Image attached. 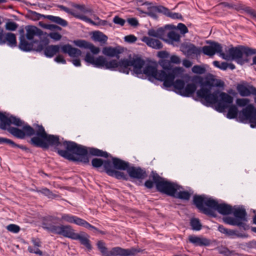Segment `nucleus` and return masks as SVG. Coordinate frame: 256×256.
Instances as JSON below:
<instances>
[{
  "label": "nucleus",
  "instance_id": "1",
  "mask_svg": "<svg viewBox=\"0 0 256 256\" xmlns=\"http://www.w3.org/2000/svg\"><path fill=\"white\" fill-rule=\"evenodd\" d=\"M30 143L35 146L42 148L54 146L60 156L68 160L80 162L86 164L89 162L88 152L92 156L104 158L109 157L110 155L106 152L97 148H87L74 142L64 140L62 142L58 136L46 134L44 128L40 125H37L36 136L30 139Z\"/></svg>",
  "mask_w": 256,
  "mask_h": 256
},
{
  "label": "nucleus",
  "instance_id": "2",
  "mask_svg": "<svg viewBox=\"0 0 256 256\" xmlns=\"http://www.w3.org/2000/svg\"><path fill=\"white\" fill-rule=\"evenodd\" d=\"M74 44L80 48L90 50L92 53L87 52L84 58V60L88 65L92 64L94 68H104L111 70H118L126 74H128L130 71L132 74L143 78L144 60L139 55H130L128 58L122 59L119 61L116 60L108 61L106 58L102 56L94 58V54H98L100 49L92 43L80 40H74Z\"/></svg>",
  "mask_w": 256,
  "mask_h": 256
},
{
  "label": "nucleus",
  "instance_id": "3",
  "mask_svg": "<svg viewBox=\"0 0 256 256\" xmlns=\"http://www.w3.org/2000/svg\"><path fill=\"white\" fill-rule=\"evenodd\" d=\"M60 215L61 216L60 218L51 215L44 217L42 222V228L54 234L62 235L64 237L74 240H78L84 246L90 250L92 249V246L87 234H80L75 232V230L71 226L68 224L56 225L55 222L59 221L74 224L91 230L94 233H100L102 234H105L104 231L99 230L84 220L77 216L64 213H60Z\"/></svg>",
  "mask_w": 256,
  "mask_h": 256
},
{
  "label": "nucleus",
  "instance_id": "4",
  "mask_svg": "<svg viewBox=\"0 0 256 256\" xmlns=\"http://www.w3.org/2000/svg\"><path fill=\"white\" fill-rule=\"evenodd\" d=\"M192 80L200 84V88L196 91V96L206 106L215 104L216 110L222 112L232 104V96L226 92H220L218 90H214L216 87L224 86V83L222 80L214 78L204 80L200 76L194 77Z\"/></svg>",
  "mask_w": 256,
  "mask_h": 256
},
{
  "label": "nucleus",
  "instance_id": "5",
  "mask_svg": "<svg viewBox=\"0 0 256 256\" xmlns=\"http://www.w3.org/2000/svg\"><path fill=\"white\" fill-rule=\"evenodd\" d=\"M194 204L203 214L216 217L214 210H217L222 215L232 214L233 208L227 204H218V202L206 195H194L193 198Z\"/></svg>",
  "mask_w": 256,
  "mask_h": 256
},
{
  "label": "nucleus",
  "instance_id": "6",
  "mask_svg": "<svg viewBox=\"0 0 256 256\" xmlns=\"http://www.w3.org/2000/svg\"><path fill=\"white\" fill-rule=\"evenodd\" d=\"M49 41L47 38H44L38 42V46L36 48V52H44V56L49 58L53 57L60 52L61 49L62 52L68 54L71 58H78L82 54V51L72 47L70 44L59 45H48Z\"/></svg>",
  "mask_w": 256,
  "mask_h": 256
},
{
  "label": "nucleus",
  "instance_id": "7",
  "mask_svg": "<svg viewBox=\"0 0 256 256\" xmlns=\"http://www.w3.org/2000/svg\"><path fill=\"white\" fill-rule=\"evenodd\" d=\"M159 64L162 70H158L156 67L150 66L145 67V75L148 76L150 80L154 79L162 82L167 78L170 74L172 75L176 72H182L180 68H173L168 60L162 59L160 60Z\"/></svg>",
  "mask_w": 256,
  "mask_h": 256
},
{
  "label": "nucleus",
  "instance_id": "8",
  "mask_svg": "<svg viewBox=\"0 0 256 256\" xmlns=\"http://www.w3.org/2000/svg\"><path fill=\"white\" fill-rule=\"evenodd\" d=\"M150 177L153 178L155 186L158 192L168 196H174V194L180 188V186L160 176L156 172H152Z\"/></svg>",
  "mask_w": 256,
  "mask_h": 256
},
{
  "label": "nucleus",
  "instance_id": "9",
  "mask_svg": "<svg viewBox=\"0 0 256 256\" xmlns=\"http://www.w3.org/2000/svg\"><path fill=\"white\" fill-rule=\"evenodd\" d=\"M255 54H256V49L243 46H238L230 48L228 54H226V56L228 58L227 60L230 59L234 60L238 64L242 65L248 62V60L246 58L244 57V54L248 57Z\"/></svg>",
  "mask_w": 256,
  "mask_h": 256
},
{
  "label": "nucleus",
  "instance_id": "10",
  "mask_svg": "<svg viewBox=\"0 0 256 256\" xmlns=\"http://www.w3.org/2000/svg\"><path fill=\"white\" fill-rule=\"evenodd\" d=\"M232 214L234 217L226 216L223 218V220L226 224L238 226L240 230H244L249 229L250 226L246 223L248 222L247 213L244 208H233Z\"/></svg>",
  "mask_w": 256,
  "mask_h": 256
},
{
  "label": "nucleus",
  "instance_id": "11",
  "mask_svg": "<svg viewBox=\"0 0 256 256\" xmlns=\"http://www.w3.org/2000/svg\"><path fill=\"white\" fill-rule=\"evenodd\" d=\"M96 245L103 256H130L140 251V249L136 248L124 249L120 247H114L108 251L105 243L102 240L98 241Z\"/></svg>",
  "mask_w": 256,
  "mask_h": 256
},
{
  "label": "nucleus",
  "instance_id": "12",
  "mask_svg": "<svg viewBox=\"0 0 256 256\" xmlns=\"http://www.w3.org/2000/svg\"><path fill=\"white\" fill-rule=\"evenodd\" d=\"M238 119L242 122L248 120L252 128L256 127V108L252 104H248L238 112Z\"/></svg>",
  "mask_w": 256,
  "mask_h": 256
},
{
  "label": "nucleus",
  "instance_id": "13",
  "mask_svg": "<svg viewBox=\"0 0 256 256\" xmlns=\"http://www.w3.org/2000/svg\"><path fill=\"white\" fill-rule=\"evenodd\" d=\"M182 73V72H176L172 75L170 74L167 78L162 81L164 86L166 88H169L173 86L175 89V92L180 94V92L182 91L186 84L185 82L183 80L181 79H178L174 81V79L178 77Z\"/></svg>",
  "mask_w": 256,
  "mask_h": 256
},
{
  "label": "nucleus",
  "instance_id": "14",
  "mask_svg": "<svg viewBox=\"0 0 256 256\" xmlns=\"http://www.w3.org/2000/svg\"><path fill=\"white\" fill-rule=\"evenodd\" d=\"M0 128L2 130H7L9 132V129L12 128L10 126L12 124L17 126H22L25 122L20 118L13 116H6L0 112Z\"/></svg>",
  "mask_w": 256,
  "mask_h": 256
},
{
  "label": "nucleus",
  "instance_id": "15",
  "mask_svg": "<svg viewBox=\"0 0 256 256\" xmlns=\"http://www.w3.org/2000/svg\"><path fill=\"white\" fill-rule=\"evenodd\" d=\"M37 125H36V130L37 128ZM9 132L12 135L14 136L20 138L24 139L25 136H30L36 134V130L32 128L31 126L27 124H24L22 126V130L19 129L17 128H12L9 130Z\"/></svg>",
  "mask_w": 256,
  "mask_h": 256
},
{
  "label": "nucleus",
  "instance_id": "16",
  "mask_svg": "<svg viewBox=\"0 0 256 256\" xmlns=\"http://www.w3.org/2000/svg\"><path fill=\"white\" fill-rule=\"evenodd\" d=\"M202 52L204 54L210 56H214L216 53L220 54V56L224 59H227L226 54L222 52V46L220 44L216 42H212L210 46H206L202 47Z\"/></svg>",
  "mask_w": 256,
  "mask_h": 256
},
{
  "label": "nucleus",
  "instance_id": "17",
  "mask_svg": "<svg viewBox=\"0 0 256 256\" xmlns=\"http://www.w3.org/2000/svg\"><path fill=\"white\" fill-rule=\"evenodd\" d=\"M26 34L25 38L29 40H42L43 32L39 28L34 26H28L26 27Z\"/></svg>",
  "mask_w": 256,
  "mask_h": 256
},
{
  "label": "nucleus",
  "instance_id": "18",
  "mask_svg": "<svg viewBox=\"0 0 256 256\" xmlns=\"http://www.w3.org/2000/svg\"><path fill=\"white\" fill-rule=\"evenodd\" d=\"M6 44L11 48L17 45L16 35L12 32H6L4 29L0 30V45Z\"/></svg>",
  "mask_w": 256,
  "mask_h": 256
},
{
  "label": "nucleus",
  "instance_id": "19",
  "mask_svg": "<svg viewBox=\"0 0 256 256\" xmlns=\"http://www.w3.org/2000/svg\"><path fill=\"white\" fill-rule=\"evenodd\" d=\"M38 40H33L29 42L26 40L24 34H20V36L19 48L24 52H30L32 50L36 51V48L38 46Z\"/></svg>",
  "mask_w": 256,
  "mask_h": 256
},
{
  "label": "nucleus",
  "instance_id": "20",
  "mask_svg": "<svg viewBox=\"0 0 256 256\" xmlns=\"http://www.w3.org/2000/svg\"><path fill=\"white\" fill-rule=\"evenodd\" d=\"M181 50L188 56L192 55H200L202 50L200 48H198L194 44L190 42L182 44L180 46Z\"/></svg>",
  "mask_w": 256,
  "mask_h": 256
},
{
  "label": "nucleus",
  "instance_id": "21",
  "mask_svg": "<svg viewBox=\"0 0 256 256\" xmlns=\"http://www.w3.org/2000/svg\"><path fill=\"white\" fill-rule=\"evenodd\" d=\"M105 165V170L108 176L114 177L117 179L124 180H128V177L126 174H125L124 172H121L113 168L112 162H108Z\"/></svg>",
  "mask_w": 256,
  "mask_h": 256
},
{
  "label": "nucleus",
  "instance_id": "22",
  "mask_svg": "<svg viewBox=\"0 0 256 256\" xmlns=\"http://www.w3.org/2000/svg\"><path fill=\"white\" fill-rule=\"evenodd\" d=\"M60 8L64 11L65 12H67L68 14H70L74 16V18L80 19L82 20H83L86 22L92 25H96V23L94 22V21L92 20L90 18H88L87 16H85L84 15H82L81 14H80L78 10H70L68 8H66L64 6H60Z\"/></svg>",
  "mask_w": 256,
  "mask_h": 256
},
{
  "label": "nucleus",
  "instance_id": "23",
  "mask_svg": "<svg viewBox=\"0 0 256 256\" xmlns=\"http://www.w3.org/2000/svg\"><path fill=\"white\" fill-rule=\"evenodd\" d=\"M145 6H148L147 11L145 12L146 14L153 18H156V12L164 14V10H166L165 7L162 6H154L152 2L145 1Z\"/></svg>",
  "mask_w": 256,
  "mask_h": 256
},
{
  "label": "nucleus",
  "instance_id": "24",
  "mask_svg": "<svg viewBox=\"0 0 256 256\" xmlns=\"http://www.w3.org/2000/svg\"><path fill=\"white\" fill-rule=\"evenodd\" d=\"M240 94L242 96H248L250 94L256 96V88L252 86H246L244 84H238L236 88Z\"/></svg>",
  "mask_w": 256,
  "mask_h": 256
},
{
  "label": "nucleus",
  "instance_id": "25",
  "mask_svg": "<svg viewBox=\"0 0 256 256\" xmlns=\"http://www.w3.org/2000/svg\"><path fill=\"white\" fill-rule=\"evenodd\" d=\"M122 49L120 47L106 46L102 48V54L108 56L116 57L119 58L120 54L122 52Z\"/></svg>",
  "mask_w": 256,
  "mask_h": 256
},
{
  "label": "nucleus",
  "instance_id": "26",
  "mask_svg": "<svg viewBox=\"0 0 256 256\" xmlns=\"http://www.w3.org/2000/svg\"><path fill=\"white\" fill-rule=\"evenodd\" d=\"M128 173V174L130 177H128V179H132V180H140L142 179L143 175L142 170L139 168H136L134 166L130 167L126 170Z\"/></svg>",
  "mask_w": 256,
  "mask_h": 256
},
{
  "label": "nucleus",
  "instance_id": "27",
  "mask_svg": "<svg viewBox=\"0 0 256 256\" xmlns=\"http://www.w3.org/2000/svg\"><path fill=\"white\" fill-rule=\"evenodd\" d=\"M188 240L190 242L196 246H208L210 244V240L206 238H200L194 236H189Z\"/></svg>",
  "mask_w": 256,
  "mask_h": 256
},
{
  "label": "nucleus",
  "instance_id": "28",
  "mask_svg": "<svg viewBox=\"0 0 256 256\" xmlns=\"http://www.w3.org/2000/svg\"><path fill=\"white\" fill-rule=\"evenodd\" d=\"M38 14L40 16L44 17V18L48 20L50 22H54V23L56 24H58L62 26L66 27V26H68V22L66 20L61 18L60 16H52V15L44 16V15H42V14Z\"/></svg>",
  "mask_w": 256,
  "mask_h": 256
},
{
  "label": "nucleus",
  "instance_id": "29",
  "mask_svg": "<svg viewBox=\"0 0 256 256\" xmlns=\"http://www.w3.org/2000/svg\"><path fill=\"white\" fill-rule=\"evenodd\" d=\"M197 86L194 83H190L186 84L182 92H180V95L185 97H189L194 94L196 90Z\"/></svg>",
  "mask_w": 256,
  "mask_h": 256
},
{
  "label": "nucleus",
  "instance_id": "30",
  "mask_svg": "<svg viewBox=\"0 0 256 256\" xmlns=\"http://www.w3.org/2000/svg\"><path fill=\"white\" fill-rule=\"evenodd\" d=\"M112 164L114 168L120 170H126L130 164L116 158H112Z\"/></svg>",
  "mask_w": 256,
  "mask_h": 256
},
{
  "label": "nucleus",
  "instance_id": "31",
  "mask_svg": "<svg viewBox=\"0 0 256 256\" xmlns=\"http://www.w3.org/2000/svg\"><path fill=\"white\" fill-rule=\"evenodd\" d=\"M145 42L149 46L155 49L159 50L162 48V43L157 39L145 36Z\"/></svg>",
  "mask_w": 256,
  "mask_h": 256
},
{
  "label": "nucleus",
  "instance_id": "32",
  "mask_svg": "<svg viewBox=\"0 0 256 256\" xmlns=\"http://www.w3.org/2000/svg\"><path fill=\"white\" fill-rule=\"evenodd\" d=\"M92 38L95 42H98L101 44H104L106 42L108 38L102 32L96 31L93 32Z\"/></svg>",
  "mask_w": 256,
  "mask_h": 256
},
{
  "label": "nucleus",
  "instance_id": "33",
  "mask_svg": "<svg viewBox=\"0 0 256 256\" xmlns=\"http://www.w3.org/2000/svg\"><path fill=\"white\" fill-rule=\"evenodd\" d=\"M72 6L80 10V12L78 11V12L82 15L84 14L92 15L93 13V10L91 8H86L84 4H73Z\"/></svg>",
  "mask_w": 256,
  "mask_h": 256
},
{
  "label": "nucleus",
  "instance_id": "34",
  "mask_svg": "<svg viewBox=\"0 0 256 256\" xmlns=\"http://www.w3.org/2000/svg\"><path fill=\"white\" fill-rule=\"evenodd\" d=\"M226 116L230 119L235 118L238 116V110L236 106L230 105L229 106Z\"/></svg>",
  "mask_w": 256,
  "mask_h": 256
},
{
  "label": "nucleus",
  "instance_id": "35",
  "mask_svg": "<svg viewBox=\"0 0 256 256\" xmlns=\"http://www.w3.org/2000/svg\"><path fill=\"white\" fill-rule=\"evenodd\" d=\"M3 143H6L8 144H10L12 147V148H18L22 150H26V146H22V145H20L18 144H16L14 141L12 140L5 138H2L0 137V144H3Z\"/></svg>",
  "mask_w": 256,
  "mask_h": 256
},
{
  "label": "nucleus",
  "instance_id": "36",
  "mask_svg": "<svg viewBox=\"0 0 256 256\" xmlns=\"http://www.w3.org/2000/svg\"><path fill=\"white\" fill-rule=\"evenodd\" d=\"M226 235L232 238H234V236L240 238H246L248 236L247 234H242L241 232H238L236 230L230 229L227 230Z\"/></svg>",
  "mask_w": 256,
  "mask_h": 256
},
{
  "label": "nucleus",
  "instance_id": "37",
  "mask_svg": "<svg viewBox=\"0 0 256 256\" xmlns=\"http://www.w3.org/2000/svg\"><path fill=\"white\" fill-rule=\"evenodd\" d=\"M108 162H111L109 160H102L100 158H93L92 160V166L95 168H99L101 166H103L105 168V164Z\"/></svg>",
  "mask_w": 256,
  "mask_h": 256
},
{
  "label": "nucleus",
  "instance_id": "38",
  "mask_svg": "<svg viewBox=\"0 0 256 256\" xmlns=\"http://www.w3.org/2000/svg\"><path fill=\"white\" fill-rule=\"evenodd\" d=\"M191 194L188 191H180L174 194L173 197L182 200H188L190 198Z\"/></svg>",
  "mask_w": 256,
  "mask_h": 256
},
{
  "label": "nucleus",
  "instance_id": "39",
  "mask_svg": "<svg viewBox=\"0 0 256 256\" xmlns=\"http://www.w3.org/2000/svg\"><path fill=\"white\" fill-rule=\"evenodd\" d=\"M166 10H164V15L168 16L172 19H180L182 18V14L178 12H170L169 9L165 7Z\"/></svg>",
  "mask_w": 256,
  "mask_h": 256
},
{
  "label": "nucleus",
  "instance_id": "40",
  "mask_svg": "<svg viewBox=\"0 0 256 256\" xmlns=\"http://www.w3.org/2000/svg\"><path fill=\"white\" fill-rule=\"evenodd\" d=\"M190 226L192 229L194 230H200L202 228V224L198 219L193 218L190 222Z\"/></svg>",
  "mask_w": 256,
  "mask_h": 256
},
{
  "label": "nucleus",
  "instance_id": "41",
  "mask_svg": "<svg viewBox=\"0 0 256 256\" xmlns=\"http://www.w3.org/2000/svg\"><path fill=\"white\" fill-rule=\"evenodd\" d=\"M170 29V26L166 25L164 28H158L157 31V38H162V37L166 34V31L167 30Z\"/></svg>",
  "mask_w": 256,
  "mask_h": 256
},
{
  "label": "nucleus",
  "instance_id": "42",
  "mask_svg": "<svg viewBox=\"0 0 256 256\" xmlns=\"http://www.w3.org/2000/svg\"><path fill=\"white\" fill-rule=\"evenodd\" d=\"M168 37L172 41L178 42L180 40V36L179 34L174 31H170L167 34Z\"/></svg>",
  "mask_w": 256,
  "mask_h": 256
},
{
  "label": "nucleus",
  "instance_id": "43",
  "mask_svg": "<svg viewBox=\"0 0 256 256\" xmlns=\"http://www.w3.org/2000/svg\"><path fill=\"white\" fill-rule=\"evenodd\" d=\"M192 72L196 74H202L206 72V68L199 65H195L192 68Z\"/></svg>",
  "mask_w": 256,
  "mask_h": 256
},
{
  "label": "nucleus",
  "instance_id": "44",
  "mask_svg": "<svg viewBox=\"0 0 256 256\" xmlns=\"http://www.w3.org/2000/svg\"><path fill=\"white\" fill-rule=\"evenodd\" d=\"M217 250L220 254L224 256H230L233 252L232 251H230L229 249L224 246L218 247Z\"/></svg>",
  "mask_w": 256,
  "mask_h": 256
},
{
  "label": "nucleus",
  "instance_id": "45",
  "mask_svg": "<svg viewBox=\"0 0 256 256\" xmlns=\"http://www.w3.org/2000/svg\"><path fill=\"white\" fill-rule=\"evenodd\" d=\"M6 230L12 233L17 234L20 230V227L15 224H10L6 227Z\"/></svg>",
  "mask_w": 256,
  "mask_h": 256
},
{
  "label": "nucleus",
  "instance_id": "46",
  "mask_svg": "<svg viewBox=\"0 0 256 256\" xmlns=\"http://www.w3.org/2000/svg\"><path fill=\"white\" fill-rule=\"evenodd\" d=\"M213 64L216 68L222 70H226L228 68V63L226 62H222L221 64L218 61H214Z\"/></svg>",
  "mask_w": 256,
  "mask_h": 256
},
{
  "label": "nucleus",
  "instance_id": "47",
  "mask_svg": "<svg viewBox=\"0 0 256 256\" xmlns=\"http://www.w3.org/2000/svg\"><path fill=\"white\" fill-rule=\"evenodd\" d=\"M18 24L14 22H9L6 24V28L9 30H15L18 28Z\"/></svg>",
  "mask_w": 256,
  "mask_h": 256
},
{
  "label": "nucleus",
  "instance_id": "48",
  "mask_svg": "<svg viewBox=\"0 0 256 256\" xmlns=\"http://www.w3.org/2000/svg\"><path fill=\"white\" fill-rule=\"evenodd\" d=\"M177 29L180 31V32L184 34L188 33V30L186 25L182 23H179L177 26Z\"/></svg>",
  "mask_w": 256,
  "mask_h": 256
},
{
  "label": "nucleus",
  "instance_id": "49",
  "mask_svg": "<svg viewBox=\"0 0 256 256\" xmlns=\"http://www.w3.org/2000/svg\"><path fill=\"white\" fill-rule=\"evenodd\" d=\"M112 21L115 24H118L120 26H124L126 23V20L124 19L119 17L118 16H115L113 18Z\"/></svg>",
  "mask_w": 256,
  "mask_h": 256
},
{
  "label": "nucleus",
  "instance_id": "50",
  "mask_svg": "<svg viewBox=\"0 0 256 256\" xmlns=\"http://www.w3.org/2000/svg\"><path fill=\"white\" fill-rule=\"evenodd\" d=\"M28 251L30 253H34L37 254H38L40 256H42L43 254L42 251H41L38 248H32L30 246L28 247Z\"/></svg>",
  "mask_w": 256,
  "mask_h": 256
},
{
  "label": "nucleus",
  "instance_id": "51",
  "mask_svg": "<svg viewBox=\"0 0 256 256\" xmlns=\"http://www.w3.org/2000/svg\"><path fill=\"white\" fill-rule=\"evenodd\" d=\"M127 22L130 26L133 27H136L138 25V20L136 18H128L127 19Z\"/></svg>",
  "mask_w": 256,
  "mask_h": 256
},
{
  "label": "nucleus",
  "instance_id": "52",
  "mask_svg": "<svg viewBox=\"0 0 256 256\" xmlns=\"http://www.w3.org/2000/svg\"><path fill=\"white\" fill-rule=\"evenodd\" d=\"M50 37L54 40H59L62 38V36L57 32H52L49 34Z\"/></svg>",
  "mask_w": 256,
  "mask_h": 256
},
{
  "label": "nucleus",
  "instance_id": "53",
  "mask_svg": "<svg viewBox=\"0 0 256 256\" xmlns=\"http://www.w3.org/2000/svg\"><path fill=\"white\" fill-rule=\"evenodd\" d=\"M249 102L248 100L244 98H238L236 100V104L240 106H244L247 105Z\"/></svg>",
  "mask_w": 256,
  "mask_h": 256
},
{
  "label": "nucleus",
  "instance_id": "54",
  "mask_svg": "<svg viewBox=\"0 0 256 256\" xmlns=\"http://www.w3.org/2000/svg\"><path fill=\"white\" fill-rule=\"evenodd\" d=\"M124 39L126 42L130 43L134 42L137 40L136 38L132 34L126 36Z\"/></svg>",
  "mask_w": 256,
  "mask_h": 256
},
{
  "label": "nucleus",
  "instance_id": "55",
  "mask_svg": "<svg viewBox=\"0 0 256 256\" xmlns=\"http://www.w3.org/2000/svg\"><path fill=\"white\" fill-rule=\"evenodd\" d=\"M170 62L171 64H180V60L178 56L173 55L170 56Z\"/></svg>",
  "mask_w": 256,
  "mask_h": 256
},
{
  "label": "nucleus",
  "instance_id": "56",
  "mask_svg": "<svg viewBox=\"0 0 256 256\" xmlns=\"http://www.w3.org/2000/svg\"><path fill=\"white\" fill-rule=\"evenodd\" d=\"M244 10L248 14L254 18L256 16V11L250 7H246Z\"/></svg>",
  "mask_w": 256,
  "mask_h": 256
},
{
  "label": "nucleus",
  "instance_id": "57",
  "mask_svg": "<svg viewBox=\"0 0 256 256\" xmlns=\"http://www.w3.org/2000/svg\"><path fill=\"white\" fill-rule=\"evenodd\" d=\"M54 61L57 63H61L62 64H66V60L62 55L57 56L54 59Z\"/></svg>",
  "mask_w": 256,
  "mask_h": 256
},
{
  "label": "nucleus",
  "instance_id": "58",
  "mask_svg": "<svg viewBox=\"0 0 256 256\" xmlns=\"http://www.w3.org/2000/svg\"><path fill=\"white\" fill-rule=\"evenodd\" d=\"M158 56L162 59H165L169 56V53L166 51H160L158 53Z\"/></svg>",
  "mask_w": 256,
  "mask_h": 256
},
{
  "label": "nucleus",
  "instance_id": "59",
  "mask_svg": "<svg viewBox=\"0 0 256 256\" xmlns=\"http://www.w3.org/2000/svg\"><path fill=\"white\" fill-rule=\"evenodd\" d=\"M39 192L48 197H50L52 196V192L47 188H42Z\"/></svg>",
  "mask_w": 256,
  "mask_h": 256
},
{
  "label": "nucleus",
  "instance_id": "60",
  "mask_svg": "<svg viewBox=\"0 0 256 256\" xmlns=\"http://www.w3.org/2000/svg\"><path fill=\"white\" fill-rule=\"evenodd\" d=\"M152 178V180H148L145 182V186L148 188H152L154 186H155L154 178Z\"/></svg>",
  "mask_w": 256,
  "mask_h": 256
},
{
  "label": "nucleus",
  "instance_id": "61",
  "mask_svg": "<svg viewBox=\"0 0 256 256\" xmlns=\"http://www.w3.org/2000/svg\"><path fill=\"white\" fill-rule=\"evenodd\" d=\"M32 242L36 248H38L41 246V242L38 238H32Z\"/></svg>",
  "mask_w": 256,
  "mask_h": 256
},
{
  "label": "nucleus",
  "instance_id": "62",
  "mask_svg": "<svg viewBox=\"0 0 256 256\" xmlns=\"http://www.w3.org/2000/svg\"><path fill=\"white\" fill-rule=\"evenodd\" d=\"M46 28L50 30H62V28L60 26L56 24H48Z\"/></svg>",
  "mask_w": 256,
  "mask_h": 256
},
{
  "label": "nucleus",
  "instance_id": "63",
  "mask_svg": "<svg viewBox=\"0 0 256 256\" xmlns=\"http://www.w3.org/2000/svg\"><path fill=\"white\" fill-rule=\"evenodd\" d=\"M183 65L186 67V68H190L192 66V62L188 60H183Z\"/></svg>",
  "mask_w": 256,
  "mask_h": 256
},
{
  "label": "nucleus",
  "instance_id": "64",
  "mask_svg": "<svg viewBox=\"0 0 256 256\" xmlns=\"http://www.w3.org/2000/svg\"><path fill=\"white\" fill-rule=\"evenodd\" d=\"M72 62L76 66H81V62L80 59H74L72 60Z\"/></svg>",
  "mask_w": 256,
  "mask_h": 256
}]
</instances>
